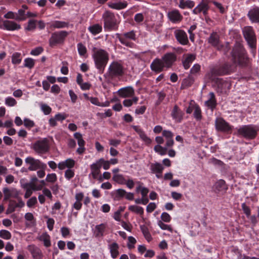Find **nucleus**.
<instances>
[{
    "mask_svg": "<svg viewBox=\"0 0 259 259\" xmlns=\"http://www.w3.org/2000/svg\"><path fill=\"white\" fill-rule=\"evenodd\" d=\"M101 168L100 163L98 160L91 165L90 168L91 172L90 175H92L93 179H96L100 174Z\"/></svg>",
    "mask_w": 259,
    "mask_h": 259,
    "instance_id": "26",
    "label": "nucleus"
},
{
    "mask_svg": "<svg viewBox=\"0 0 259 259\" xmlns=\"http://www.w3.org/2000/svg\"><path fill=\"white\" fill-rule=\"evenodd\" d=\"M243 36L248 45L253 46L256 43V38L254 30L252 27L247 26L242 28Z\"/></svg>",
    "mask_w": 259,
    "mask_h": 259,
    "instance_id": "10",
    "label": "nucleus"
},
{
    "mask_svg": "<svg viewBox=\"0 0 259 259\" xmlns=\"http://www.w3.org/2000/svg\"><path fill=\"white\" fill-rule=\"evenodd\" d=\"M89 31L94 35L101 33L102 31V26L99 24H95L88 27Z\"/></svg>",
    "mask_w": 259,
    "mask_h": 259,
    "instance_id": "35",
    "label": "nucleus"
},
{
    "mask_svg": "<svg viewBox=\"0 0 259 259\" xmlns=\"http://www.w3.org/2000/svg\"><path fill=\"white\" fill-rule=\"evenodd\" d=\"M214 75H211L210 79L214 81V87L217 91L221 94H226L230 90L231 83L229 81L224 80L222 78L213 77Z\"/></svg>",
    "mask_w": 259,
    "mask_h": 259,
    "instance_id": "8",
    "label": "nucleus"
},
{
    "mask_svg": "<svg viewBox=\"0 0 259 259\" xmlns=\"http://www.w3.org/2000/svg\"><path fill=\"white\" fill-rule=\"evenodd\" d=\"M165 66L163 62L162 59L156 58L150 64V68L152 71L156 72L159 73L164 70Z\"/></svg>",
    "mask_w": 259,
    "mask_h": 259,
    "instance_id": "15",
    "label": "nucleus"
},
{
    "mask_svg": "<svg viewBox=\"0 0 259 259\" xmlns=\"http://www.w3.org/2000/svg\"><path fill=\"white\" fill-rule=\"evenodd\" d=\"M161 59L165 67L168 68L171 66L173 63L176 60V56L172 53H168L165 54Z\"/></svg>",
    "mask_w": 259,
    "mask_h": 259,
    "instance_id": "24",
    "label": "nucleus"
},
{
    "mask_svg": "<svg viewBox=\"0 0 259 259\" xmlns=\"http://www.w3.org/2000/svg\"><path fill=\"white\" fill-rule=\"evenodd\" d=\"M201 66L198 64H195L190 70V74L193 76L196 75L200 70Z\"/></svg>",
    "mask_w": 259,
    "mask_h": 259,
    "instance_id": "58",
    "label": "nucleus"
},
{
    "mask_svg": "<svg viewBox=\"0 0 259 259\" xmlns=\"http://www.w3.org/2000/svg\"><path fill=\"white\" fill-rule=\"evenodd\" d=\"M174 34L178 42L182 45H187L189 43V39L186 32L180 29H176Z\"/></svg>",
    "mask_w": 259,
    "mask_h": 259,
    "instance_id": "14",
    "label": "nucleus"
},
{
    "mask_svg": "<svg viewBox=\"0 0 259 259\" xmlns=\"http://www.w3.org/2000/svg\"><path fill=\"white\" fill-rule=\"evenodd\" d=\"M158 226L163 230H168L170 232H172V229L170 226L164 224L162 221H158L157 222Z\"/></svg>",
    "mask_w": 259,
    "mask_h": 259,
    "instance_id": "56",
    "label": "nucleus"
},
{
    "mask_svg": "<svg viewBox=\"0 0 259 259\" xmlns=\"http://www.w3.org/2000/svg\"><path fill=\"white\" fill-rule=\"evenodd\" d=\"M16 20L17 21H24L26 19V14L23 9H20L18 10V13H16Z\"/></svg>",
    "mask_w": 259,
    "mask_h": 259,
    "instance_id": "49",
    "label": "nucleus"
},
{
    "mask_svg": "<svg viewBox=\"0 0 259 259\" xmlns=\"http://www.w3.org/2000/svg\"><path fill=\"white\" fill-rule=\"evenodd\" d=\"M115 193L116 198L117 200H119L125 196V194H126V191L122 189H118L115 190Z\"/></svg>",
    "mask_w": 259,
    "mask_h": 259,
    "instance_id": "55",
    "label": "nucleus"
},
{
    "mask_svg": "<svg viewBox=\"0 0 259 259\" xmlns=\"http://www.w3.org/2000/svg\"><path fill=\"white\" fill-rule=\"evenodd\" d=\"M92 57L96 68L100 73H103L109 59L108 53L103 49L94 47Z\"/></svg>",
    "mask_w": 259,
    "mask_h": 259,
    "instance_id": "2",
    "label": "nucleus"
},
{
    "mask_svg": "<svg viewBox=\"0 0 259 259\" xmlns=\"http://www.w3.org/2000/svg\"><path fill=\"white\" fill-rule=\"evenodd\" d=\"M108 6L111 9L119 10L125 8L127 6V3L126 2H109L108 3Z\"/></svg>",
    "mask_w": 259,
    "mask_h": 259,
    "instance_id": "33",
    "label": "nucleus"
},
{
    "mask_svg": "<svg viewBox=\"0 0 259 259\" xmlns=\"http://www.w3.org/2000/svg\"><path fill=\"white\" fill-rule=\"evenodd\" d=\"M150 169L151 173L155 174L156 178L159 179L162 177L164 167L161 163L156 162L155 163H150Z\"/></svg>",
    "mask_w": 259,
    "mask_h": 259,
    "instance_id": "19",
    "label": "nucleus"
},
{
    "mask_svg": "<svg viewBox=\"0 0 259 259\" xmlns=\"http://www.w3.org/2000/svg\"><path fill=\"white\" fill-rule=\"evenodd\" d=\"M208 96V99L205 102L204 104L206 107L212 111L216 107L217 100L213 92L209 93Z\"/></svg>",
    "mask_w": 259,
    "mask_h": 259,
    "instance_id": "30",
    "label": "nucleus"
},
{
    "mask_svg": "<svg viewBox=\"0 0 259 259\" xmlns=\"http://www.w3.org/2000/svg\"><path fill=\"white\" fill-rule=\"evenodd\" d=\"M98 161L99 163H100V166L102 167L103 166V167L104 169L107 170L108 169L110 168V164L108 160H105L104 158H101L99 159H98Z\"/></svg>",
    "mask_w": 259,
    "mask_h": 259,
    "instance_id": "62",
    "label": "nucleus"
},
{
    "mask_svg": "<svg viewBox=\"0 0 259 259\" xmlns=\"http://www.w3.org/2000/svg\"><path fill=\"white\" fill-rule=\"evenodd\" d=\"M209 7L207 3L201 2L192 11L194 14L198 15L202 13L206 17L208 14Z\"/></svg>",
    "mask_w": 259,
    "mask_h": 259,
    "instance_id": "17",
    "label": "nucleus"
},
{
    "mask_svg": "<svg viewBox=\"0 0 259 259\" xmlns=\"http://www.w3.org/2000/svg\"><path fill=\"white\" fill-rule=\"evenodd\" d=\"M167 147H163L159 145H156L154 148V151L159 154L161 155H165L167 152Z\"/></svg>",
    "mask_w": 259,
    "mask_h": 259,
    "instance_id": "46",
    "label": "nucleus"
},
{
    "mask_svg": "<svg viewBox=\"0 0 259 259\" xmlns=\"http://www.w3.org/2000/svg\"><path fill=\"white\" fill-rule=\"evenodd\" d=\"M215 127L218 131L226 133H229L232 130V126L222 117L215 119Z\"/></svg>",
    "mask_w": 259,
    "mask_h": 259,
    "instance_id": "13",
    "label": "nucleus"
},
{
    "mask_svg": "<svg viewBox=\"0 0 259 259\" xmlns=\"http://www.w3.org/2000/svg\"><path fill=\"white\" fill-rule=\"evenodd\" d=\"M241 207L243 211V212L245 214L247 218H249L251 214V210H250V208L248 206L246 205L245 203H243L241 204Z\"/></svg>",
    "mask_w": 259,
    "mask_h": 259,
    "instance_id": "64",
    "label": "nucleus"
},
{
    "mask_svg": "<svg viewBox=\"0 0 259 259\" xmlns=\"http://www.w3.org/2000/svg\"><path fill=\"white\" fill-rule=\"evenodd\" d=\"M140 229L146 239L148 242L150 241L152 239V237L148 228L145 225H141L140 226Z\"/></svg>",
    "mask_w": 259,
    "mask_h": 259,
    "instance_id": "41",
    "label": "nucleus"
},
{
    "mask_svg": "<svg viewBox=\"0 0 259 259\" xmlns=\"http://www.w3.org/2000/svg\"><path fill=\"white\" fill-rule=\"evenodd\" d=\"M74 137L77 140V144L79 146L85 145V141L82 138V135L79 133H75L74 134Z\"/></svg>",
    "mask_w": 259,
    "mask_h": 259,
    "instance_id": "52",
    "label": "nucleus"
},
{
    "mask_svg": "<svg viewBox=\"0 0 259 259\" xmlns=\"http://www.w3.org/2000/svg\"><path fill=\"white\" fill-rule=\"evenodd\" d=\"M68 22L61 21H55L51 24V27L55 28H62L68 27Z\"/></svg>",
    "mask_w": 259,
    "mask_h": 259,
    "instance_id": "42",
    "label": "nucleus"
},
{
    "mask_svg": "<svg viewBox=\"0 0 259 259\" xmlns=\"http://www.w3.org/2000/svg\"><path fill=\"white\" fill-rule=\"evenodd\" d=\"M128 209L140 216H142L144 212V208L142 207L136 205H130L128 207Z\"/></svg>",
    "mask_w": 259,
    "mask_h": 259,
    "instance_id": "36",
    "label": "nucleus"
},
{
    "mask_svg": "<svg viewBox=\"0 0 259 259\" xmlns=\"http://www.w3.org/2000/svg\"><path fill=\"white\" fill-rule=\"evenodd\" d=\"M78 54L81 56H84L87 52L86 47L81 43H78L77 45Z\"/></svg>",
    "mask_w": 259,
    "mask_h": 259,
    "instance_id": "51",
    "label": "nucleus"
},
{
    "mask_svg": "<svg viewBox=\"0 0 259 259\" xmlns=\"http://www.w3.org/2000/svg\"><path fill=\"white\" fill-rule=\"evenodd\" d=\"M161 219L162 222L169 223L171 221V217L170 215L166 212H163L161 214Z\"/></svg>",
    "mask_w": 259,
    "mask_h": 259,
    "instance_id": "63",
    "label": "nucleus"
},
{
    "mask_svg": "<svg viewBox=\"0 0 259 259\" xmlns=\"http://www.w3.org/2000/svg\"><path fill=\"white\" fill-rule=\"evenodd\" d=\"M184 113L177 105H175L171 112V115L177 122H181L183 118Z\"/></svg>",
    "mask_w": 259,
    "mask_h": 259,
    "instance_id": "25",
    "label": "nucleus"
},
{
    "mask_svg": "<svg viewBox=\"0 0 259 259\" xmlns=\"http://www.w3.org/2000/svg\"><path fill=\"white\" fill-rule=\"evenodd\" d=\"M196 58L195 55L192 54H187L185 55V58L182 61L184 68L188 69L190 68L191 64Z\"/></svg>",
    "mask_w": 259,
    "mask_h": 259,
    "instance_id": "29",
    "label": "nucleus"
},
{
    "mask_svg": "<svg viewBox=\"0 0 259 259\" xmlns=\"http://www.w3.org/2000/svg\"><path fill=\"white\" fill-rule=\"evenodd\" d=\"M32 148L38 154L46 153L50 149L49 141L46 138L40 139L32 144Z\"/></svg>",
    "mask_w": 259,
    "mask_h": 259,
    "instance_id": "7",
    "label": "nucleus"
},
{
    "mask_svg": "<svg viewBox=\"0 0 259 259\" xmlns=\"http://www.w3.org/2000/svg\"><path fill=\"white\" fill-rule=\"evenodd\" d=\"M194 118L198 121L202 119V115H201V110L200 107L197 105L194 104Z\"/></svg>",
    "mask_w": 259,
    "mask_h": 259,
    "instance_id": "43",
    "label": "nucleus"
},
{
    "mask_svg": "<svg viewBox=\"0 0 259 259\" xmlns=\"http://www.w3.org/2000/svg\"><path fill=\"white\" fill-rule=\"evenodd\" d=\"M1 28L8 31H15L20 29L21 26L14 21L6 20L3 21V26Z\"/></svg>",
    "mask_w": 259,
    "mask_h": 259,
    "instance_id": "16",
    "label": "nucleus"
},
{
    "mask_svg": "<svg viewBox=\"0 0 259 259\" xmlns=\"http://www.w3.org/2000/svg\"><path fill=\"white\" fill-rule=\"evenodd\" d=\"M74 175V170L71 168H68L65 171L64 177L67 180L71 179Z\"/></svg>",
    "mask_w": 259,
    "mask_h": 259,
    "instance_id": "59",
    "label": "nucleus"
},
{
    "mask_svg": "<svg viewBox=\"0 0 259 259\" xmlns=\"http://www.w3.org/2000/svg\"><path fill=\"white\" fill-rule=\"evenodd\" d=\"M40 109L45 115L49 114L51 111V108L46 104L41 103L40 104Z\"/></svg>",
    "mask_w": 259,
    "mask_h": 259,
    "instance_id": "60",
    "label": "nucleus"
},
{
    "mask_svg": "<svg viewBox=\"0 0 259 259\" xmlns=\"http://www.w3.org/2000/svg\"><path fill=\"white\" fill-rule=\"evenodd\" d=\"M75 165V161L71 158L67 159L65 161L60 162L58 163V167L59 169L63 170L66 168H72Z\"/></svg>",
    "mask_w": 259,
    "mask_h": 259,
    "instance_id": "31",
    "label": "nucleus"
},
{
    "mask_svg": "<svg viewBox=\"0 0 259 259\" xmlns=\"http://www.w3.org/2000/svg\"><path fill=\"white\" fill-rule=\"evenodd\" d=\"M21 54L18 52L14 53L12 56V62L13 64H19L21 62Z\"/></svg>",
    "mask_w": 259,
    "mask_h": 259,
    "instance_id": "45",
    "label": "nucleus"
},
{
    "mask_svg": "<svg viewBox=\"0 0 259 259\" xmlns=\"http://www.w3.org/2000/svg\"><path fill=\"white\" fill-rule=\"evenodd\" d=\"M195 78L191 75H189L187 78L184 79L183 81V85L185 87H190L194 82Z\"/></svg>",
    "mask_w": 259,
    "mask_h": 259,
    "instance_id": "47",
    "label": "nucleus"
},
{
    "mask_svg": "<svg viewBox=\"0 0 259 259\" xmlns=\"http://www.w3.org/2000/svg\"><path fill=\"white\" fill-rule=\"evenodd\" d=\"M25 162L29 165L28 169L30 171H35L38 169H45L46 167V164L42 162L40 160L35 159L31 156L26 157L25 159Z\"/></svg>",
    "mask_w": 259,
    "mask_h": 259,
    "instance_id": "9",
    "label": "nucleus"
},
{
    "mask_svg": "<svg viewBox=\"0 0 259 259\" xmlns=\"http://www.w3.org/2000/svg\"><path fill=\"white\" fill-rule=\"evenodd\" d=\"M167 16L169 20L174 23L180 22L183 18V16L178 10H173L168 12Z\"/></svg>",
    "mask_w": 259,
    "mask_h": 259,
    "instance_id": "22",
    "label": "nucleus"
},
{
    "mask_svg": "<svg viewBox=\"0 0 259 259\" xmlns=\"http://www.w3.org/2000/svg\"><path fill=\"white\" fill-rule=\"evenodd\" d=\"M213 189L216 193L223 192L228 189V187L225 181L219 180L214 184Z\"/></svg>",
    "mask_w": 259,
    "mask_h": 259,
    "instance_id": "28",
    "label": "nucleus"
},
{
    "mask_svg": "<svg viewBox=\"0 0 259 259\" xmlns=\"http://www.w3.org/2000/svg\"><path fill=\"white\" fill-rule=\"evenodd\" d=\"M208 42L211 46L217 48L218 49L220 50L222 47L220 45L219 35L216 32H213L210 35L208 38Z\"/></svg>",
    "mask_w": 259,
    "mask_h": 259,
    "instance_id": "23",
    "label": "nucleus"
},
{
    "mask_svg": "<svg viewBox=\"0 0 259 259\" xmlns=\"http://www.w3.org/2000/svg\"><path fill=\"white\" fill-rule=\"evenodd\" d=\"M118 95L123 98H131L135 96V90L132 87L128 86L120 89L118 92Z\"/></svg>",
    "mask_w": 259,
    "mask_h": 259,
    "instance_id": "18",
    "label": "nucleus"
},
{
    "mask_svg": "<svg viewBox=\"0 0 259 259\" xmlns=\"http://www.w3.org/2000/svg\"><path fill=\"white\" fill-rule=\"evenodd\" d=\"M123 74L124 67L121 61H114L109 65L105 76L109 78H113L121 77Z\"/></svg>",
    "mask_w": 259,
    "mask_h": 259,
    "instance_id": "5",
    "label": "nucleus"
},
{
    "mask_svg": "<svg viewBox=\"0 0 259 259\" xmlns=\"http://www.w3.org/2000/svg\"><path fill=\"white\" fill-rule=\"evenodd\" d=\"M131 99H125L123 101V105L126 107H130L133 105V104H136L139 100L138 97H133Z\"/></svg>",
    "mask_w": 259,
    "mask_h": 259,
    "instance_id": "38",
    "label": "nucleus"
},
{
    "mask_svg": "<svg viewBox=\"0 0 259 259\" xmlns=\"http://www.w3.org/2000/svg\"><path fill=\"white\" fill-rule=\"evenodd\" d=\"M67 34V32L65 31H61L53 33L49 39L50 46L54 47L57 45L62 43Z\"/></svg>",
    "mask_w": 259,
    "mask_h": 259,
    "instance_id": "11",
    "label": "nucleus"
},
{
    "mask_svg": "<svg viewBox=\"0 0 259 259\" xmlns=\"http://www.w3.org/2000/svg\"><path fill=\"white\" fill-rule=\"evenodd\" d=\"M5 104L8 106H9V107H13L14 106H15L17 102L16 101V100L11 97H7L6 99H5Z\"/></svg>",
    "mask_w": 259,
    "mask_h": 259,
    "instance_id": "53",
    "label": "nucleus"
},
{
    "mask_svg": "<svg viewBox=\"0 0 259 259\" xmlns=\"http://www.w3.org/2000/svg\"><path fill=\"white\" fill-rule=\"evenodd\" d=\"M106 228V225L105 224H101L97 225L95 227L96 236L97 237H100L103 235V233Z\"/></svg>",
    "mask_w": 259,
    "mask_h": 259,
    "instance_id": "40",
    "label": "nucleus"
},
{
    "mask_svg": "<svg viewBox=\"0 0 259 259\" xmlns=\"http://www.w3.org/2000/svg\"><path fill=\"white\" fill-rule=\"evenodd\" d=\"M34 60L31 58H27L24 60V66L31 69L34 67Z\"/></svg>",
    "mask_w": 259,
    "mask_h": 259,
    "instance_id": "54",
    "label": "nucleus"
},
{
    "mask_svg": "<svg viewBox=\"0 0 259 259\" xmlns=\"http://www.w3.org/2000/svg\"><path fill=\"white\" fill-rule=\"evenodd\" d=\"M236 135L246 140L254 139L257 136L258 127L253 124L243 125L236 128Z\"/></svg>",
    "mask_w": 259,
    "mask_h": 259,
    "instance_id": "3",
    "label": "nucleus"
},
{
    "mask_svg": "<svg viewBox=\"0 0 259 259\" xmlns=\"http://www.w3.org/2000/svg\"><path fill=\"white\" fill-rule=\"evenodd\" d=\"M57 180V177L55 173L48 174L46 178V181L52 183H55Z\"/></svg>",
    "mask_w": 259,
    "mask_h": 259,
    "instance_id": "61",
    "label": "nucleus"
},
{
    "mask_svg": "<svg viewBox=\"0 0 259 259\" xmlns=\"http://www.w3.org/2000/svg\"><path fill=\"white\" fill-rule=\"evenodd\" d=\"M111 256L112 258H116L119 254V245L116 242H113L108 245Z\"/></svg>",
    "mask_w": 259,
    "mask_h": 259,
    "instance_id": "32",
    "label": "nucleus"
},
{
    "mask_svg": "<svg viewBox=\"0 0 259 259\" xmlns=\"http://www.w3.org/2000/svg\"><path fill=\"white\" fill-rule=\"evenodd\" d=\"M11 237V233L9 231L7 230H0V238L5 240H9Z\"/></svg>",
    "mask_w": 259,
    "mask_h": 259,
    "instance_id": "48",
    "label": "nucleus"
},
{
    "mask_svg": "<svg viewBox=\"0 0 259 259\" xmlns=\"http://www.w3.org/2000/svg\"><path fill=\"white\" fill-rule=\"evenodd\" d=\"M112 179L114 181L121 185L124 184L125 182V179L124 178L123 176L120 174H114Z\"/></svg>",
    "mask_w": 259,
    "mask_h": 259,
    "instance_id": "44",
    "label": "nucleus"
},
{
    "mask_svg": "<svg viewBox=\"0 0 259 259\" xmlns=\"http://www.w3.org/2000/svg\"><path fill=\"white\" fill-rule=\"evenodd\" d=\"M104 28L105 30H116L118 28V22L114 14L109 11H106L102 15Z\"/></svg>",
    "mask_w": 259,
    "mask_h": 259,
    "instance_id": "4",
    "label": "nucleus"
},
{
    "mask_svg": "<svg viewBox=\"0 0 259 259\" xmlns=\"http://www.w3.org/2000/svg\"><path fill=\"white\" fill-rule=\"evenodd\" d=\"M194 6V2L191 0H187L183 3H180L179 4V7L182 9H184L185 8L191 9L193 8Z\"/></svg>",
    "mask_w": 259,
    "mask_h": 259,
    "instance_id": "37",
    "label": "nucleus"
},
{
    "mask_svg": "<svg viewBox=\"0 0 259 259\" xmlns=\"http://www.w3.org/2000/svg\"><path fill=\"white\" fill-rule=\"evenodd\" d=\"M116 36L121 44L131 48H133L134 44L131 40H136V39L135 31L132 30L123 34L116 33Z\"/></svg>",
    "mask_w": 259,
    "mask_h": 259,
    "instance_id": "6",
    "label": "nucleus"
},
{
    "mask_svg": "<svg viewBox=\"0 0 259 259\" xmlns=\"http://www.w3.org/2000/svg\"><path fill=\"white\" fill-rule=\"evenodd\" d=\"M247 16L252 23H259V7H254L250 9L248 12Z\"/></svg>",
    "mask_w": 259,
    "mask_h": 259,
    "instance_id": "21",
    "label": "nucleus"
},
{
    "mask_svg": "<svg viewBox=\"0 0 259 259\" xmlns=\"http://www.w3.org/2000/svg\"><path fill=\"white\" fill-rule=\"evenodd\" d=\"M27 249L31 253L33 259H42L43 254L41 249L34 244L29 245Z\"/></svg>",
    "mask_w": 259,
    "mask_h": 259,
    "instance_id": "20",
    "label": "nucleus"
},
{
    "mask_svg": "<svg viewBox=\"0 0 259 259\" xmlns=\"http://www.w3.org/2000/svg\"><path fill=\"white\" fill-rule=\"evenodd\" d=\"M232 63H224L219 67L214 68L211 70L212 75H224L233 72L236 69L237 65L246 66L248 63V58L243 46L239 43H236L231 52Z\"/></svg>",
    "mask_w": 259,
    "mask_h": 259,
    "instance_id": "1",
    "label": "nucleus"
},
{
    "mask_svg": "<svg viewBox=\"0 0 259 259\" xmlns=\"http://www.w3.org/2000/svg\"><path fill=\"white\" fill-rule=\"evenodd\" d=\"M127 240V246L128 248L131 249L135 248V244L137 242L136 239L133 236H129Z\"/></svg>",
    "mask_w": 259,
    "mask_h": 259,
    "instance_id": "57",
    "label": "nucleus"
},
{
    "mask_svg": "<svg viewBox=\"0 0 259 259\" xmlns=\"http://www.w3.org/2000/svg\"><path fill=\"white\" fill-rule=\"evenodd\" d=\"M37 239L41 241L44 242V245L47 247H50L51 245V237L47 233H43L41 235L37 237Z\"/></svg>",
    "mask_w": 259,
    "mask_h": 259,
    "instance_id": "34",
    "label": "nucleus"
},
{
    "mask_svg": "<svg viewBox=\"0 0 259 259\" xmlns=\"http://www.w3.org/2000/svg\"><path fill=\"white\" fill-rule=\"evenodd\" d=\"M162 136L164 137L166 140L165 146L170 147L173 146L174 141L173 139L174 134L170 131L163 130L162 131Z\"/></svg>",
    "mask_w": 259,
    "mask_h": 259,
    "instance_id": "27",
    "label": "nucleus"
},
{
    "mask_svg": "<svg viewBox=\"0 0 259 259\" xmlns=\"http://www.w3.org/2000/svg\"><path fill=\"white\" fill-rule=\"evenodd\" d=\"M4 194V201H7L11 198H18L20 192L15 188L5 187L3 188Z\"/></svg>",
    "mask_w": 259,
    "mask_h": 259,
    "instance_id": "12",
    "label": "nucleus"
},
{
    "mask_svg": "<svg viewBox=\"0 0 259 259\" xmlns=\"http://www.w3.org/2000/svg\"><path fill=\"white\" fill-rule=\"evenodd\" d=\"M9 203L8 204V208L6 210L7 214H10L15 211V209L17 207L16 201L14 200H10L9 201Z\"/></svg>",
    "mask_w": 259,
    "mask_h": 259,
    "instance_id": "39",
    "label": "nucleus"
},
{
    "mask_svg": "<svg viewBox=\"0 0 259 259\" xmlns=\"http://www.w3.org/2000/svg\"><path fill=\"white\" fill-rule=\"evenodd\" d=\"M37 203V200L35 196L30 198L26 202V205L29 208H34Z\"/></svg>",
    "mask_w": 259,
    "mask_h": 259,
    "instance_id": "50",
    "label": "nucleus"
}]
</instances>
